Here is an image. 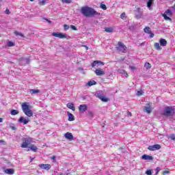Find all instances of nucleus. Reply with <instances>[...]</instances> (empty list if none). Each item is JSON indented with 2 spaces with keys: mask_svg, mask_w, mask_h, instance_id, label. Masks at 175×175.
<instances>
[{
  "mask_svg": "<svg viewBox=\"0 0 175 175\" xmlns=\"http://www.w3.org/2000/svg\"><path fill=\"white\" fill-rule=\"evenodd\" d=\"M67 107L72 110V111H75V110H76V107H75V105L73 103H68Z\"/></svg>",
  "mask_w": 175,
  "mask_h": 175,
  "instance_id": "a211bd4d",
  "label": "nucleus"
},
{
  "mask_svg": "<svg viewBox=\"0 0 175 175\" xmlns=\"http://www.w3.org/2000/svg\"><path fill=\"white\" fill-rule=\"evenodd\" d=\"M170 139H171V140H175V135L174 134H171L170 135Z\"/></svg>",
  "mask_w": 175,
  "mask_h": 175,
  "instance_id": "a18cd8bd",
  "label": "nucleus"
},
{
  "mask_svg": "<svg viewBox=\"0 0 175 175\" xmlns=\"http://www.w3.org/2000/svg\"><path fill=\"white\" fill-rule=\"evenodd\" d=\"M3 119L2 118H0V122H3Z\"/></svg>",
  "mask_w": 175,
  "mask_h": 175,
  "instance_id": "bf43d9fd",
  "label": "nucleus"
},
{
  "mask_svg": "<svg viewBox=\"0 0 175 175\" xmlns=\"http://www.w3.org/2000/svg\"><path fill=\"white\" fill-rule=\"evenodd\" d=\"M52 36H53L55 38H59V39H66L68 38L66 34L59 32H53Z\"/></svg>",
  "mask_w": 175,
  "mask_h": 175,
  "instance_id": "423d86ee",
  "label": "nucleus"
},
{
  "mask_svg": "<svg viewBox=\"0 0 175 175\" xmlns=\"http://www.w3.org/2000/svg\"><path fill=\"white\" fill-rule=\"evenodd\" d=\"M8 47H13V46H14V42H12V41H8L7 43Z\"/></svg>",
  "mask_w": 175,
  "mask_h": 175,
  "instance_id": "473e14b6",
  "label": "nucleus"
},
{
  "mask_svg": "<svg viewBox=\"0 0 175 175\" xmlns=\"http://www.w3.org/2000/svg\"><path fill=\"white\" fill-rule=\"evenodd\" d=\"M39 92H40V90H34V89L29 90V93L31 95H34L35 94H39Z\"/></svg>",
  "mask_w": 175,
  "mask_h": 175,
  "instance_id": "aec40b11",
  "label": "nucleus"
},
{
  "mask_svg": "<svg viewBox=\"0 0 175 175\" xmlns=\"http://www.w3.org/2000/svg\"><path fill=\"white\" fill-rule=\"evenodd\" d=\"M22 140L23 143L21 146L22 148H28V146L33 143V139L31 137H25Z\"/></svg>",
  "mask_w": 175,
  "mask_h": 175,
  "instance_id": "7ed1b4c3",
  "label": "nucleus"
},
{
  "mask_svg": "<svg viewBox=\"0 0 175 175\" xmlns=\"http://www.w3.org/2000/svg\"><path fill=\"white\" fill-rule=\"evenodd\" d=\"M95 73L96 76H103V75H105V71H103V70L96 69Z\"/></svg>",
  "mask_w": 175,
  "mask_h": 175,
  "instance_id": "dca6fc26",
  "label": "nucleus"
},
{
  "mask_svg": "<svg viewBox=\"0 0 175 175\" xmlns=\"http://www.w3.org/2000/svg\"><path fill=\"white\" fill-rule=\"evenodd\" d=\"M165 14V16H172V10H167L164 14Z\"/></svg>",
  "mask_w": 175,
  "mask_h": 175,
  "instance_id": "a878e982",
  "label": "nucleus"
},
{
  "mask_svg": "<svg viewBox=\"0 0 175 175\" xmlns=\"http://www.w3.org/2000/svg\"><path fill=\"white\" fill-rule=\"evenodd\" d=\"M30 159H31V162H32L33 161V158H32V157H30Z\"/></svg>",
  "mask_w": 175,
  "mask_h": 175,
  "instance_id": "052dcab7",
  "label": "nucleus"
},
{
  "mask_svg": "<svg viewBox=\"0 0 175 175\" xmlns=\"http://www.w3.org/2000/svg\"><path fill=\"white\" fill-rule=\"evenodd\" d=\"M154 47L156 50H162V48H161L159 43L158 42L154 43Z\"/></svg>",
  "mask_w": 175,
  "mask_h": 175,
  "instance_id": "cd10ccee",
  "label": "nucleus"
},
{
  "mask_svg": "<svg viewBox=\"0 0 175 175\" xmlns=\"http://www.w3.org/2000/svg\"><path fill=\"white\" fill-rule=\"evenodd\" d=\"M152 2H154V0H148L147 2V8H148L149 10H151Z\"/></svg>",
  "mask_w": 175,
  "mask_h": 175,
  "instance_id": "5701e85b",
  "label": "nucleus"
},
{
  "mask_svg": "<svg viewBox=\"0 0 175 175\" xmlns=\"http://www.w3.org/2000/svg\"><path fill=\"white\" fill-rule=\"evenodd\" d=\"M150 38H154V33H151V34L150 35Z\"/></svg>",
  "mask_w": 175,
  "mask_h": 175,
  "instance_id": "13d9d810",
  "label": "nucleus"
},
{
  "mask_svg": "<svg viewBox=\"0 0 175 175\" xmlns=\"http://www.w3.org/2000/svg\"><path fill=\"white\" fill-rule=\"evenodd\" d=\"M64 137H66V139H68V140H73V135L72 134V133H66L64 135Z\"/></svg>",
  "mask_w": 175,
  "mask_h": 175,
  "instance_id": "4468645a",
  "label": "nucleus"
},
{
  "mask_svg": "<svg viewBox=\"0 0 175 175\" xmlns=\"http://www.w3.org/2000/svg\"><path fill=\"white\" fill-rule=\"evenodd\" d=\"M5 13V14H10V10H9V9H6Z\"/></svg>",
  "mask_w": 175,
  "mask_h": 175,
  "instance_id": "8fccbe9b",
  "label": "nucleus"
},
{
  "mask_svg": "<svg viewBox=\"0 0 175 175\" xmlns=\"http://www.w3.org/2000/svg\"><path fill=\"white\" fill-rule=\"evenodd\" d=\"M84 47H85L86 50H88V46L85 45Z\"/></svg>",
  "mask_w": 175,
  "mask_h": 175,
  "instance_id": "680f3d73",
  "label": "nucleus"
},
{
  "mask_svg": "<svg viewBox=\"0 0 175 175\" xmlns=\"http://www.w3.org/2000/svg\"><path fill=\"white\" fill-rule=\"evenodd\" d=\"M155 172H156V174H158L159 172H161V168L157 167L155 170Z\"/></svg>",
  "mask_w": 175,
  "mask_h": 175,
  "instance_id": "49530a36",
  "label": "nucleus"
},
{
  "mask_svg": "<svg viewBox=\"0 0 175 175\" xmlns=\"http://www.w3.org/2000/svg\"><path fill=\"white\" fill-rule=\"evenodd\" d=\"M79 110L80 113H84L85 111H87V105L85 104L79 105Z\"/></svg>",
  "mask_w": 175,
  "mask_h": 175,
  "instance_id": "f8f14e48",
  "label": "nucleus"
},
{
  "mask_svg": "<svg viewBox=\"0 0 175 175\" xmlns=\"http://www.w3.org/2000/svg\"><path fill=\"white\" fill-rule=\"evenodd\" d=\"M163 173L164 174H169V171L165 170L163 172Z\"/></svg>",
  "mask_w": 175,
  "mask_h": 175,
  "instance_id": "6e6d98bb",
  "label": "nucleus"
},
{
  "mask_svg": "<svg viewBox=\"0 0 175 175\" xmlns=\"http://www.w3.org/2000/svg\"><path fill=\"white\" fill-rule=\"evenodd\" d=\"M173 108L170 107H166L164 109L163 116H166L167 117H170V116H173Z\"/></svg>",
  "mask_w": 175,
  "mask_h": 175,
  "instance_id": "39448f33",
  "label": "nucleus"
},
{
  "mask_svg": "<svg viewBox=\"0 0 175 175\" xmlns=\"http://www.w3.org/2000/svg\"><path fill=\"white\" fill-rule=\"evenodd\" d=\"M89 115L90 116V117H94V113L92 112H89Z\"/></svg>",
  "mask_w": 175,
  "mask_h": 175,
  "instance_id": "5fc2aeb1",
  "label": "nucleus"
},
{
  "mask_svg": "<svg viewBox=\"0 0 175 175\" xmlns=\"http://www.w3.org/2000/svg\"><path fill=\"white\" fill-rule=\"evenodd\" d=\"M96 85V81H95L94 80L92 81H90L86 85H88V87H92V85Z\"/></svg>",
  "mask_w": 175,
  "mask_h": 175,
  "instance_id": "412c9836",
  "label": "nucleus"
},
{
  "mask_svg": "<svg viewBox=\"0 0 175 175\" xmlns=\"http://www.w3.org/2000/svg\"><path fill=\"white\" fill-rule=\"evenodd\" d=\"M120 73H122V75H124V74H126V76H128V73H126L125 72V70H120Z\"/></svg>",
  "mask_w": 175,
  "mask_h": 175,
  "instance_id": "3c124183",
  "label": "nucleus"
},
{
  "mask_svg": "<svg viewBox=\"0 0 175 175\" xmlns=\"http://www.w3.org/2000/svg\"><path fill=\"white\" fill-rule=\"evenodd\" d=\"M29 148L31 150V151H33L34 152H36L38 151V148L35 145H31Z\"/></svg>",
  "mask_w": 175,
  "mask_h": 175,
  "instance_id": "b1692460",
  "label": "nucleus"
},
{
  "mask_svg": "<svg viewBox=\"0 0 175 175\" xmlns=\"http://www.w3.org/2000/svg\"><path fill=\"white\" fill-rule=\"evenodd\" d=\"M113 29L112 27L105 28V32L111 33V32H113Z\"/></svg>",
  "mask_w": 175,
  "mask_h": 175,
  "instance_id": "2f4dec72",
  "label": "nucleus"
},
{
  "mask_svg": "<svg viewBox=\"0 0 175 175\" xmlns=\"http://www.w3.org/2000/svg\"><path fill=\"white\" fill-rule=\"evenodd\" d=\"M10 128H11L12 131H16V126H14V124H13L10 125Z\"/></svg>",
  "mask_w": 175,
  "mask_h": 175,
  "instance_id": "37998d69",
  "label": "nucleus"
},
{
  "mask_svg": "<svg viewBox=\"0 0 175 175\" xmlns=\"http://www.w3.org/2000/svg\"><path fill=\"white\" fill-rule=\"evenodd\" d=\"M31 1V2H33V1H35V0H30Z\"/></svg>",
  "mask_w": 175,
  "mask_h": 175,
  "instance_id": "0e129e2a",
  "label": "nucleus"
},
{
  "mask_svg": "<svg viewBox=\"0 0 175 175\" xmlns=\"http://www.w3.org/2000/svg\"><path fill=\"white\" fill-rule=\"evenodd\" d=\"M145 68H146L147 70L151 69V64L148 62H146L144 65Z\"/></svg>",
  "mask_w": 175,
  "mask_h": 175,
  "instance_id": "7c9ffc66",
  "label": "nucleus"
},
{
  "mask_svg": "<svg viewBox=\"0 0 175 175\" xmlns=\"http://www.w3.org/2000/svg\"><path fill=\"white\" fill-rule=\"evenodd\" d=\"M14 33H15V35L16 36H21L22 38H23L24 37V35H23V33H20V32H18V31H15L14 32Z\"/></svg>",
  "mask_w": 175,
  "mask_h": 175,
  "instance_id": "c9c22d12",
  "label": "nucleus"
},
{
  "mask_svg": "<svg viewBox=\"0 0 175 175\" xmlns=\"http://www.w3.org/2000/svg\"><path fill=\"white\" fill-rule=\"evenodd\" d=\"M135 16L137 18H142L143 16V12L140 10V8H137L135 11Z\"/></svg>",
  "mask_w": 175,
  "mask_h": 175,
  "instance_id": "9b49d317",
  "label": "nucleus"
},
{
  "mask_svg": "<svg viewBox=\"0 0 175 175\" xmlns=\"http://www.w3.org/2000/svg\"><path fill=\"white\" fill-rule=\"evenodd\" d=\"M5 173H6V174H14V170L10 168V169H7L5 170Z\"/></svg>",
  "mask_w": 175,
  "mask_h": 175,
  "instance_id": "6ab92c4d",
  "label": "nucleus"
},
{
  "mask_svg": "<svg viewBox=\"0 0 175 175\" xmlns=\"http://www.w3.org/2000/svg\"><path fill=\"white\" fill-rule=\"evenodd\" d=\"M96 97L98 98V99H100L102 102H109V98H107L106 96H104L103 94L100 92L96 93Z\"/></svg>",
  "mask_w": 175,
  "mask_h": 175,
  "instance_id": "0eeeda50",
  "label": "nucleus"
},
{
  "mask_svg": "<svg viewBox=\"0 0 175 175\" xmlns=\"http://www.w3.org/2000/svg\"><path fill=\"white\" fill-rule=\"evenodd\" d=\"M0 144L1 146H5L6 144V142L4 140H0Z\"/></svg>",
  "mask_w": 175,
  "mask_h": 175,
  "instance_id": "09e8293b",
  "label": "nucleus"
},
{
  "mask_svg": "<svg viewBox=\"0 0 175 175\" xmlns=\"http://www.w3.org/2000/svg\"><path fill=\"white\" fill-rule=\"evenodd\" d=\"M68 121H75V116L73 114L68 112Z\"/></svg>",
  "mask_w": 175,
  "mask_h": 175,
  "instance_id": "4be33fe9",
  "label": "nucleus"
},
{
  "mask_svg": "<svg viewBox=\"0 0 175 175\" xmlns=\"http://www.w3.org/2000/svg\"><path fill=\"white\" fill-rule=\"evenodd\" d=\"M51 159L52 160V162H53V163L57 162V157H55V156H53L52 157H51Z\"/></svg>",
  "mask_w": 175,
  "mask_h": 175,
  "instance_id": "58836bf2",
  "label": "nucleus"
},
{
  "mask_svg": "<svg viewBox=\"0 0 175 175\" xmlns=\"http://www.w3.org/2000/svg\"><path fill=\"white\" fill-rule=\"evenodd\" d=\"M21 62H24L25 64H29V59H23Z\"/></svg>",
  "mask_w": 175,
  "mask_h": 175,
  "instance_id": "e433bc0d",
  "label": "nucleus"
},
{
  "mask_svg": "<svg viewBox=\"0 0 175 175\" xmlns=\"http://www.w3.org/2000/svg\"><path fill=\"white\" fill-rule=\"evenodd\" d=\"M127 116L128 117H132V113H131V112H127Z\"/></svg>",
  "mask_w": 175,
  "mask_h": 175,
  "instance_id": "603ef678",
  "label": "nucleus"
},
{
  "mask_svg": "<svg viewBox=\"0 0 175 175\" xmlns=\"http://www.w3.org/2000/svg\"><path fill=\"white\" fill-rule=\"evenodd\" d=\"M62 2H63V3H71L72 0H62Z\"/></svg>",
  "mask_w": 175,
  "mask_h": 175,
  "instance_id": "4c0bfd02",
  "label": "nucleus"
},
{
  "mask_svg": "<svg viewBox=\"0 0 175 175\" xmlns=\"http://www.w3.org/2000/svg\"><path fill=\"white\" fill-rule=\"evenodd\" d=\"M143 94L144 92L142 90L137 92V96H140L141 95H143Z\"/></svg>",
  "mask_w": 175,
  "mask_h": 175,
  "instance_id": "79ce46f5",
  "label": "nucleus"
},
{
  "mask_svg": "<svg viewBox=\"0 0 175 175\" xmlns=\"http://www.w3.org/2000/svg\"><path fill=\"white\" fill-rule=\"evenodd\" d=\"M160 148H161V145L159 144H154L148 147V150H149L150 151H155L157 150H160Z\"/></svg>",
  "mask_w": 175,
  "mask_h": 175,
  "instance_id": "6e6552de",
  "label": "nucleus"
},
{
  "mask_svg": "<svg viewBox=\"0 0 175 175\" xmlns=\"http://www.w3.org/2000/svg\"><path fill=\"white\" fill-rule=\"evenodd\" d=\"M64 31H68V29H69V25H64Z\"/></svg>",
  "mask_w": 175,
  "mask_h": 175,
  "instance_id": "de8ad7c7",
  "label": "nucleus"
},
{
  "mask_svg": "<svg viewBox=\"0 0 175 175\" xmlns=\"http://www.w3.org/2000/svg\"><path fill=\"white\" fill-rule=\"evenodd\" d=\"M129 68H130V69H131V70H135V68L133 67V66H130Z\"/></svg>",
  "mask_w": 175,
  "mask_h": 175,
  "instance_id": "864d4df0",
  "label": "nucleus"
},
{
  "mask_svg": "<svg viewBox=\"0 0 175 175\" xmlns=\"http://www.w3.org/2000/svg\"><path fill=\"white\" fill-rule=\"evenodd\" d=\"M162 16L164 18V20H165L166 21H172V19L170 18V17L167 16V15L162 14Z\"/></svg>",
  "mask_w": 175,
  "mask_h": 175,
  "instance_id": "bb28decb",
  "label": "nucleus"
},
{
  "mask_svg": "<svg viewBox=\"0 0 175 175\" xmlns=\"http://www.w3.org/2000/svg\"><path fill=\"white\" fill-rule=\"evenodd\" d=\"M22 110L27 117H32L33 116V112H32V109H31V107L28 103H22Z\"/></svg>",
  "mask_w": 175,
  "mask_h": 175,
  "instance_id": "f03ea898",
  "label": "nucleus"
},
{
  "mask_svg": "<svg viewBox=\"0 0 175 175\" xmlns=\"http://www.w3.org/2000/svg\"><path fill=\"white\" fill-rule=\"evenodd\" d=\"M144 32L146 33H150V32H151V29L149 27H147L144 29Z\"/></svg>",
  "mask_w": 175,
  "mask_h": 175,
  "instance_id": "c756f323",
  "label": "nucleus"
},
{
  "mask_svg": "<svg viewBox=\"0 0 175 175\" xmlns=\"http://www.w3.org/2000/svg\"><path fill=\"white\" fill-rule=\"evenodd\" d=\"M118 46L116 47L118 51H120V53H126V46H125L124 43L118 42Z\"/></svg>",
  "mask_w": 175,
  "mask_h": 175,
  "instance_id": "20e7f679",
  "label": "nucleus"
},
{
  "mask_svg": "<svg viewBox=\"0 0 175 175\" xmlns=\"http://www.w3.org/2000/svg\"><path fill=\"white\" fill-rule=\"evenodd\" d=\"M49 24H51V21L49 20V19H45Z\"/></svg>",
  "mask_w": 175,
  "mask_h": 175,
  "instance_id": "4d7b16f0",
  "label": "nucleus"
},
{
  "mask_svg": "<svg viewBox=\"0 0 175 175\" xmlns=\"http://www.w3.org/2000/svg\"><path fill=\"white\" fill-rule=\"evenodd\" d=\"M160 45L162 46L163 47L166 46L167 44V41L163 38H161L159 40Z\"/></svg>",
  "mask_w": 175,
  "mask_h": 175,
  "instance_id": "f3484780",
  "label": "nucleus"
},
{
  "mask_svg": "<svg viewBox=\"0 0 175 175\" xmlns=\"http://www.w3.org/2000/svg\"><path fill=\"white\" fill-rule=\"evenodd\" d=\"M81 13L85 16V17H92L94 16H98L99 13L95 11V10L92 8H90L88 6L82 7L81 8Z\"/></svg>",
  "mask_w": 175,
  "mask_h": 175,
  "instance_id": "f257e3e1",
  "label": "nucleus"
},
{
  "mask_svg": "<svg viewBox=\"0 0 175 175\" xmlns=\"http://www.w3.org/2000/svg\"><path fill=\"white\" fill-rule=\"evenodd\" d=\"M96 65H105V63L103 62H100V61H94L92 64V67L95 68Z\"/></svg>",
  "mask_w": 175,
  "mask_h": 175,
  "instance_id": "2eb2a0df",
  "label": "nucleus"
},
{
  "mask_svg": "<svg viewBox=\"0 0 175 175\" xmlns=\"http://www.w3.org/2000/svg\"><path fill=\"white\" fill-rule=\"evenodd\" d=\"M65 175H72L70 173H66Z\"/></svg>",
  "mask_w": 175,
  "mask_h": 175,
  "instance_id": "e2e57ef3",
  "label": "nucleus"
},
{
  "mask_svg": "<svg viewBox=\"0 0 175 175\" xmlns=\"http://www.w3.org/2000/svg\"><path fill=\"white\" fill-rule=\"evenodd\" d=\"M142 158L144 161H152L154 159V157L148 154L142 155Z\"/></svg>",
  "mask_w": 175,
  "mask_h": 175,
  "instance_id": "ddd939ff",
  "label": "nucleus"
},
{
  "mask_svg": "<svg viewBox=\"0 0 175 175\" xmlns=\"http://www.w3.org/2000/svg\"><path fill=\"white\" fill-rule=\"evenodd\" d=\"M120 18H122V20H125V18H126V16L125 14V12H123L122 14H121Z\"/></svg>",
  "mask_w": 175,
  "mask_h": 175,
  "instance_id": "f704fd0d",
  "label": "nucleus"
},
{
  "mask_svg": "<svg viewBox=\"0 0 175 175\" xmlns=\"http://www.w3.org/2000/svg\"><path fill=\"white\" fill-rule=\"evenodd\" d=\"M146 174L147 175H152V170H148L146 172Z\"/></svg>",
  "mask_w": 175,
  "mask_h": 175,
  "instance_id": "a19ab883",
  "label": "nucleus"
},
{
  "mask_svg": "<svg viewBox=\"0 0 175 175\" xmlns=\"http://www.w3.org/2000/svg\"><path fill=\"white\" fill-rule=\"evenodd\" d=\"M71 29H73V31H77V27H76L75 25H70Z\"/></svg>",
  "mask_w": 175,
  "mask_h": 175,
  "instance_id": "c03bdc74",
  "label": "nucleus"
},
{
  "mask_svg": "<svg viewBox=\"0 0 175 175\" xmlns=\"http://www.w3.org/2000/svg\"><path fill=\"white\" fill-rule=\"evenodd\" d=\"M39 4L42 6H44V5H46V0H40Z\"/></svg>",
  "mask_w": 175,
  "mask_h": 175,
  "instance_id": "72a5a7b5",
  "label": "nucleus"
},
{
  "mask_svg": "<svg viewBox=\"0 0 175 175\" xmlns=\"http://www.w3.org/2000/svg\"><path fill=\"white\" fill-rule=\"evenodd\" d=\"M38 167H40V169H44V170L51 169V165L50 164H40L38 165Z\"/></svg>",
  "mask_w": 175,
  "mask_h": 175,
  "instance_id": "9d476101",
  "label": "nucleus"
},
{
  "mask_svg": "<svg viewBox=\"0 0 175 175\" xmlns=\"http://www.w3.org/2000/svg\"><path fill=\"white\" fill-rule=\"evenodd\" d=\"M2 1H3V0H0V2H2Z\"/></svg>",
  "mask_w": 175,
  "mask_h": 175,
  "instance_id": "69168bd1",
  "label": "nucleus"
},
{
  "mask_svg": "<svg viewBox=\"0 0 175 175\" xmlns=\"http://www.w3.org/2000/svg\"><path fill=\"white\" fill-rule=\"evenodd\" d=\"M100 8L101 9H103V10H106V9H107V8L106 7V5L103 3L100 4Z\"/></svg>",
  "mask_w": 175,
  "mask_h": 175,
  "instance_id": "ea45409f",
  "label": "nucleus"
},
{
  "mask_svg": "<svg viewBox=\"0 0 175 175\" xmlns=\"http://www.w3.org/2000/svg\"><path fill=\"white\" fill-rule=\"evenodd\" d=\"M18 122H20L21 124H23L24 125H27V124H28V122H29V119H27L23 116H21L19 119H18Z\"/></svg>",
  "mask_w": 175,
  "mask_h": 175,
  "instance_id": "1a4fd4ad",
  "label": "nucleus"
},
{
  "mask_svg": "<svg viewBox=\"0 0 175 175\" xmlns=\"http://www.w3.org/2000/svg\"><path fill=\"white\" fill-rule=\"evenodd\" d=\"M10 114L12 116H17V114H18V111L16 110V109H12L10 112Z\"/></svg>",
  "mask_w": 175,
  "mask_h": 175,
  "instance_id": "393cba45",
  "label": "nucleus"
},
{
  "mask_svg": "<svg viewBox=\"0 0 175 175\" xmlns=\"http://www.w3.org/2000/svg\"><path fill=\"white\" fill-rule=\"evenodd\" d=\"M145 111L148 113V114H150V113H151V107H145Z\"/></svg>",
  "mask_w": 175,
  "mask_h": 175,
  "instance_id": "c85d7f7f",
  "label": "nucleus"
}]
</instances>
